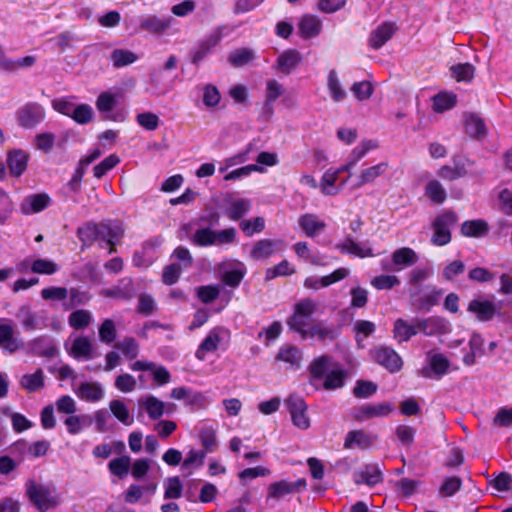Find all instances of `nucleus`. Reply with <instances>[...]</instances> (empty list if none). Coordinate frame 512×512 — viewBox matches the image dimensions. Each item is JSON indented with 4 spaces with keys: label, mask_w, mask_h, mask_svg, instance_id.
Listing matches in <instances>:
<instances>
[{
    "label": "nucleus",
    "mask_w": 512,
    "mask_h": 512,
    "mask_svg": "<svg viewBox=\"0 0 512 512\" xmlns=\"http://www.w3.org/2000/svg\"><path fill=\"white\" fill-rule=\"evenodd\" d=\"M75 394L83 401L95 403L104 397V389L98 382H83L76 389Z\"/></svg>",
    "instance_id": "obj_28"
},
{
    "label": "nucleus",
    "mask_w": 512,
    "mask_h": 512,
    "mask_svg": "<svg viewBox=\"0 0 512 512\" xmlns=\"http://www.w3.org/2000/svg\"><path fill=\"white\" fill-rule=\"evenodd\" d=\"M442 295V290L433 287L428 293H425L416 300V307L418 310L429 311L434 305H436Z\"/></svg>",
    "instance_id": "obj_55"
},
{
    "label": "nucleus",
    "mask_w": 512,
    "mask_h": 512,
    "mask_svg": "<svg viewBox=\"0 0 512 512\" xmlns=\"http://www.w3.org/2000/svg\"><path fill=\"white\" fill-rule=\"evenodd\" d=\"M298 27L301 37L309 39L320 34L322 23L317 16L305 15L301 18Z\"/></svg>",
    "instance_id": "obj_33"
},
{
    "label": "nucleus",
    "mask_w": 512,
    "mask_h": 512,
    "mask_svg": "<svg viewBox=\"0 0 512 512\" xmlns=\"http://www.w3.org/2000/svg\"><path fill=\"white\" fill-rule=\"evenodd\" d=\"M466 132L474 138H482L486 135L484 121L475 114H469L465 117Z\"/></svg>",
    "instance_id": "obj_47"
},
{
    "label": "nucleus",
    "mask_w": 512,
    "mask_h": 512,
    "mask_svg": "<svg viewBox=\"0 0 512 512\" xmlns=\"http://www.w3.org/2000/svg\"><path fill=\"white\" fill-rule=\"evenodd\" d=\"M395 32L393 23L386 22L374 29L369 36V45L378 50L391 39Z\"/></svg>",
    "instance_id": "obj_31"
},
{
    "label": "nucleus",
    "mask_w": 512,
    "mask_h": 512,
    "mask_svg": "<svg viewBox=\"0 0 512 512\" xmlns=\"http://www.w3.org/2000/svg\"><path fill=\"white\" fill-rule=\"evenodd\" d=\"M450 361L442 353L429 351L426 354L425 365L419 370V375L427 379H441L449 372Z\"/></svg>",
    "instance_id": "obj_6"
},
{
    "label": "nucleus",
    "mask_w": 512,
    "mask_h": 512,
    "mask_svg": "<svg viewBox=\"0 0 512 512\" xmlns=\"http://www.w3.org/2000/svg\"><path fill=\"white\" fill-rule=\"evenodd\" d=\"M338 248L342 253L352 254L360 258L373 256L370 247L366 244L355 242L352 238H346L338 245Z\"/></svg>",
    "instance_id": "obj_40"
},
{
    "label": "nucleus",
    "mask_w": 512,
    "mask_h": 512,
    "mask_svg": "<svg viewBox=\"0 0 512 512\" xmlns=\"http://www.w3.org/2000/svg\"><path fill=\"white\" fill-rule=\"evenodd\" d=\"M94 111L88 104H77L71 118L78 124H87L92 121Z\"/></svg>",
    "instance_id": "obj_64"
},
{
    "label": "nucleus",
    "mask_w": 512,
    "mask_h": 512,
    "mask_svg": "<svg viewBox=\"0 0 512 512\" xmlns=\"http://www.w3.org/2000/svg\"><path fill=\"white\" fill-rule=\"evenodd\" d=\"M117 337L116 325L113 320L105 319L99 327V339L101 342L110 345Z\"/></svg>",
    "instance_id": "obj_61"
},
{
    "label": "nucleus",
    "mask_w": 512,
    "mask_h": 512,
    "mask_svg": "<svg viewBox=\"0 0 512 512\" xmlns=\"http://www.w3.org/2000/svg\"><path fill=\"white\" fill-rule=\"evenodd\" d=\"M15 317L26 332L44 330L49 326L48 312L44 309L32 311L28 304L21 305Z\"/></svg>",
    "instance_id": "obj_5"
},
{
    "label": "nucleus",
    "mask_w": 512,
    "mask_h": 512,
    "mask_svg": "<svg viewBox=\"0 0 512 512\" xmlns=\"http://www.w3.org/2000/svg\"><path fill=\"white\" fill-rule=\"evenodd\" d=\"M457 218L453 212L447 211L439 215L433 222L432 243L436 246H443L450 242V227L456 222Z\"/></svg>",
    "instance_id": "obj_9"
},
{
    "label": "nucleus",
    "mask_w": 512,
    "mask_h": 512,
    "mask_svg": "<svg viewBox=\"0 0 512 512\" xmlns=\"http://www.w3.org/2000/svg\"><path fill=\"white\" fill-rule=\"evenodd\" d=\"M252 207L251 200L247 198L230 197L226 200L225 214L233 221L240 220Z\"/></svg>",
    "instance_id": "obj_26"
},
{
    "label": "nucleus",
    "mask_w": 512,
    "mask_h": 512,
    "mask_svg": "<svg viewBox=\"0 0 512 512\" xmlns=\"http://www.w3.org/2000/svg\"><path fill=\"white\" fill-rule=\"evenodd\" d=\"M110 60L115 68H121L136 62L138 56L129 50L115 49L111 52Z\"/></svg>",
    "instance_id": "obj_48"
},
{
    "label": "nucleus",
    "mask_w": 512,
    "mask_h": 512,
    "mask_svg": "<svg viewBox=\"0 0 512 512\" xmlns=\"http://www.w3.org/2000/svg\"><path fill=\"white\" fill-rule=\"evenodd\" d=\"M393 333L394 338L398 342L409 341L413 336L418 334L416 318H414L411 322H408L407 320H404L402 318H398L394 322Z\"/></svg>",
    "instance_id": "obj_32"
},
{
    "label": "nucleus",
    "mask_w": 512,
    "mask_h": 512,
    "mask_svg": "<svg viewBox=\"0 0 512 512\" xmlns=\"http://www.w3.org/2000/svg\"><path fill=\"white\" fill-rule=\"evenodd\" d=\"M484 339L480 334H472L469 340L470 352L463 356V362L467 366H472L476 362V358L484 354Z\"/></svg>",
    "instance_id": "obj_39"
},
{
    "label": "nucleus",
    "mask_w": 512,
    "mask_h": 512,
    "mask_svg": "<svg viewBox=\"0 0 512 512\" xmlns=\"http://www.w3.org/2000/svg\"><path fill=\"white\" fill-rule=\"evenodd\" d=\"M417 332L426 336L443 335L450 331V324L443 317L416 318Z\"/></svg>",
    "instance_id": "obj_14"
},
{
    "label": "nucleus",
    "mask_w": 512,
    "mask_h": 512,
    "mask_svg": "<svg viewBox=\"0 0 512 512\" xmlns=\"http://www.w3.org/2000/svg\"><path fill=\"white\" fill-rule=\"evenodd\" d=\"M114 347L130 360L135 359L139 353V345L132 337L124 338L122 341L117 342Z\"/></svg>",
    "instance_id": "obj_60"
},
{
    "label": "nucleus",
    "mask_w": 512,
    "mask_h": 512,
    "mask_svg": "<svg viewBox=\"0 0 512 512\" xmlns=\"http://www.w3.org/2000/svg\"><path fill=\"white\" fill-rule=\"evenodd\" d=\"M371 285L377 290H390L400 285V280L395 275L382 274L371 280Z\"/></svg>",
    "instance_id": "obj_63"
},
{
    "label": "nucleus",
    "mask_w": 512,
    "mask_h": 512,
    "mask_svg": "<svg viewBox=\"0 0 512 512\" xmlns=\"http://www.w3.org/2000/svg\"><path fill=\"white\" fill-rule=\"evenodd\" d=\"M222 280L230 287H237L246 274V266L243 262L232 260L221 265Z\"/></svg>",
    "instance_id": "obj_17"
},
{
    "label": "nucleus",
    "mask_w": 512,
    "mask_h": 512,
    "mask_svg": "<svg viewBox=\"0 0 512 512\" xmlns=\"http://www.w3.org/2000/svg\"><path fill=\"white\" fill-rule=\"evenodd\" d=\"M354 482L357 485L365 484L373 487L383 481V473L378 464H365L353 474Z\"/></svg>",
    "instance_id": "obj_16"
},
{
    "label": "nucleus",
    "mask_w": 512,
    "mask_h": 512,
    "mask_svg": "<svg viewBox=\"0 0 512 512\" xmlns=\"http://www.w3.org/2000/svg\"><path fill=\"white\" fill-rule=\"evenodd\" d=\"M488 224L482 219L465 221L461 226V232L466 237L480 238L488 233Z\"/></svg>",
    "instance_id": "obj_43"
},
{
    "label": "nucleus",
    "mask_w": 512,
    "mask_h": 512,
    "mask_svg": "<svg viewBox=\"0 0 512 512\" xmlns=\"http://www.w3.org/2000/svg\"><path fill=\"white\" fill-rule=\"evenodd\" d=\"M191 241L200 247L213 246L215 245V230L208 227L199 228L192 235Z\"/></svg>",
    "instance_id": "obj_54"
},
{
    "label": "nucleus",
    "mask_w": 512,
    "mask_h": 512,
    "mask_svg": "<svg viewBox=\"0 0 512 512\" xmlns=\"http://www.w3.org/2000/svg\"><path fill=\"white\" fill-rule=\"evenodd\" d=\"M102 151L99 147H95L93 149H91L87 155H85L84 157H82L79 162H78V165L71 177V179L73 180H76L80 183H82V179L86 173V169L87 167L93 163L95 160H97L101 155H102Z\"/></svg>",
    "instance_id": "obj_41"
},
{
    "label": "nucleus",
    "mask_w": 512,
    "mask_h": 512,
    "mask_svg": "<svg viewBox=\"0 0 512 512\" xmlns=\"http://www.w3.org/2000/svg\"><path fill=\"white\" fill-rule=\"evenodd\" d=\"M229 342L230 331L223 326H216L202 340L195 352V357L200 361H204L209 353L217 350L225 351Z\"/></svg>",
    "instance_id": "obj_3"
},
{
    "label": "nucleus",
    "mask_w": 512,
    "mask_h": 512,
    "mask_svg": "<svg viewBox=\"0 0 512 512\" xmlns=\"http://www.w3.org/2000/svg\"><path fill=\"white\" fill-rule=\"evenodd\" d=\"M171 258L175 259V261L167 265L162 273V281L166 285H173L176 283L182 271L191 267L193 263L190 251L182 246H179L174 250Z\"/></svg>",
    "instance_id": "obj_4"
},
{
    "label": "nucleus",
    "mask_w": 512,
    "mask_h": 512,
    "mask_svg": "<svg viewBox=\"0 0 512 512\" xmlns=\"http://www.w3.org/2000/svg\"><path fill=\"white\" fill-rule=\"evenodd\" d=\"M387 162H380L376 165L363 168L353 181L352 188L359 189L367 184H372L374 181L384 175L388 170Z\"/></svg>",
    "instance_id": "obj_21"
},
{
    "label": "nucleus",
    "mask_w": 512,
    "mask_h": 512,
    "mask_svg": "<svg viewBox=\"0 0 512 512\" xmlns=\"http://www.w3.org/2000/svg\"><path fill=\"white\" fill-rule=\"evenodd\" d=\"M123 228L118 222H107L96 224L93 222L86 223L78 228L77 236L83 246H89L96 240L104 241L110 246L109 252L114 251L116 242L122 237Z\"/></svg>",
    "instance_id": "obj_1"
},
{
    "label": "nucleus",
    "mask_w": 512,
    "mask_h": 512,
    "mask_svg": "<svg viewBox=\"0 0 512 512\" xmlns=\"http://www.w3.org/2000/svg\"><path fill=\"white\" fill-rule=\"evenodd\" d=\"M26 492L30 501L42 512L58 504L56 496L48 486L38 485L30 481L26 485Z\"/></svg>",
    "instance_id": "obj_7"
},
{
    "label": "nucleus",
    "mask_w": 512,
    "mask_h": 512,
    "mask_svg": "<svg viewBox=\"0 0 512 512\" xmlns=\"http://www.w3.org/2000/svg\"><path fill=\"white\" fill-rule=\"evenodd\" d=\"M276 359L289 364L292 368L298 369L301 365L302 351L292 345H283L279 348Z\"/></svg>",
    "instance_id": "obj_35"
},
{
    "label": "nucleus",
    "mask_w": 512,
    "mask_h": 512,
    "mask_svg": "<svg viewBox=\"0 0 512 512\" xmlns=\"http://www.w3.org/2000/svg\"><path fill=\"white\" fill-rule=\"evenodd\" d=\"M305 484L304 479H299L295 482H288L286 480L273 482L267 489V501L270 499L279 500L286 495L298 491V489L305 486Z\"/></svg>",
    "instance_id": "obj_22"
},
{
    "label": "nucleus",
    "mask_w": 512,
    "mask_h": 512,
    "mask_svg": "<svg viewBox=\"0 0 512 512\" xmlns=\"http://www.w3.org/2000/svg\"><path fill=\"white\" fill-rule=\"evenodd\" d=\"M348 373L343 368H334L330 370L320 383L324 390H336L345 385Z\"/></svg>",
    "instance_id": "obj_34"
},
{
    "label": "nucleus",
    "mask_w": 512,
    "mask_h": 512,
    "mask_svg": "<svg viewBox=\"0 0 512 512\" xmlns=\"http://www.w3.org/2000/svg\"><path fill=\"white\" fill-rule=\"evenodd\" d=\"M91 423V417L86 414H72L70 416H67L64 420L67 432L71 435L79 434L83 429L89 427Z\"/></svg>",
    "instance_id": "obj_42"
},
{
    "label": "nucleus",
    "mask_w": 512,
    "mask_h": 512,
    "mask_svg": "<svg viewBox=\"0 0 512 512\" xmlns=\"http://www.w3.org/2000/svg\"><path fill=\"white\" fill-rule=\"evenodd\" d=\"M52 200L46 193L31 194L25 197L20 205L23 214L39 213L50 206Z\"/></svg>",
    "instance_id": "obj_24"
},
{
    "label": "nucleus",
    "mask_w": 512,
    "mask_h": 512,
    "mask_svg": "<svg viewBox=\"0 0 512 512\" xmlns=\"http://www.w3.org/2000/svg\"><path fill=\"white\" fill-rule=\"evenodd\" d=\"M223 37L220 28L213 30L191 52V62L195 65L200 64L212 50L221 42Z\"/></svg>",
    "instance_id": "obj_12"
},
{
    "label": "nucleus",
    "mask_w": 512,
    "mask_h": 512,
    "mask_svg": "<svg viewBox=\"0 0 512 512\" xmlns=\"http://www.w3.org/2000/svg\"><path fill=\"white\" fill-rule=\"evenodd\" d=\"M21 385L29 392L40 390L44 386L43 371L38 369L34 373L23 375Z\"/></svg>",
    "instance_id": "obj_52"
},
{
    "label": "nucleus",
    "mask_w": 512,
    "mask_h": 512,
    "mask_svg": "<svg viewBox=\"0 0 512 512\" xmlns=\"http://www.w3.org/2000/svg\"><path fill=\"white\" fill-rule=\"evenodd\" d=\"M28 347L37 356L54 357L58 352L54 340L49 336H39L31 340Z\"/></svg>",
    "instance_id": "obj_29"
},
{
    "label": "nucleus",
    "mask_w": 512,
    "mask_h": 512,
    "mask_svg": "<svg viewBox=\"0 0 512 512\" xmlns=\"http://www.w3.org/2000/svg\"><path fill=\"white\" fill-rule=\"evenodd\" d=\"M371 356L376 363L391 373L398 372L402 368L403 361L401 357L390 347L379 346L371 351Z\"/></svg>",
    "instance_id": "obj_11"
},
{
    "label": "nucleus",
    "mask_w": 512,
    "mask_h": 512,
    "mask_svg": "<svg viewBox=\"0 0 512 512\" xmlns=\"http://www.w3.org/2000/svg\"><path fill=\"white\" fill-rule=\"evenodd\" d=\"M110 410L112 414L124 425L130 426L133 424V416L130 415L125 403L121 400L115 399L110 402Z\"/></svg>",
    "instance_id": "obj_51"
},
{
    "label": "nucleus",
    "mask_w": 512,
    "mask_h": 512,
    "mask_svg": "<svg viewBox=\"0 0 512 512\" xmlns=\"http://www.w3.org/2000/svg\"><path fill=\"white\" fill-rule=\"evenodd\" d=\"M302 56L296 49H287L279 54L275 67L283 74H290L300 63Z\"/></svg>",
    "instance_id": "obj_27"
},
{
    "label": "nucleus",
    "mask_w": 512,
    "mask_h": 512,
    "mask_svg": "<svg viewBox=\"0 0 512 512\" xmlns=\"http://www.w3.org/2000/svg\"><path fill=\"white\" fill-rule=\"evenodd\" d=\"M456 105V95L453 93H439L433 98V109L438 113L453 108Z\"/></svg>",
    "instance_id": "obj_57"
},
{
    "label": "nucleus",
    "mask_w": 512,
    "mask_h": 512,
    "mask_svg": "<svg viewBox=\"0 0 512 512\" xmlns=\"http://www.w3.org/2000/svg\"><path fill=\"white\" fill-rule=\"evenodd\" d=\"M92 321V314L88 310L80 309L69 315L68 323L74 329H84Z\"/></svg>",
    "instance_id": "obj_58"
},
{
    "label": "nucleus",
    "mask_w": 512,
    "mask_h": 512,
    "mask_svg": "<svg viewBox=\"0 0 512 512\" xmlns=\"http://www.w3.org/2000/svg\"><path fill=\"white\" fill-rule=\"evenodd\" d=\"M374 437L362 430L350 431L345 438L344 447L351 449L359 447L366 449L370 447L374 442Z\"/></svg>",
    "instance_id": "obj_37"
},
{
    "label": "nucleus",
    "mask_w": 512,
    "mask_h": 512,
    "mask_svg": "<svg viewBox=\"0 0 512 512\" xmlns=\"http://www.w3.org/2000/svg\"><path fill=\"white\" fill-rule=\"evenodd\" d=\"M8 167L15 176H20L27 167L28 155L21 150H15L8 155Z\"/></svg>",
    "instance_id": "obj_44"
},
{
    "label": "nucleus",
    "mask_w": 512,
    "mask_h": 512,
    "mask_svg": "<svg viewBox=\"0 0 512 512\" xmlns=\"http://www.w3.org/2000/svg\"><path fill=\"white\" fill-rule=\"evenodd\" d=\"M293 250L295 254L300 258L309 262L315 266H323L325 262L323 259L316 255L309 247L308 244L304 241L297 242L293 245Z\"/></svg>",
    "instance_id": "obj_45"
},
{
    "label": "nucleus",
    "mask_w": 512,
    "mask_h": 512,
    "mask_svg": "<svg viewBox=\"0 0 512 512\" xmlns=\"http://www.w3.org/2000/svg\"><path fill=\"white\" fill-rule=\"evenodd\" d=\"M173 19L171 17H158L150 15L144 17L140 21V28L152 34H163L172 25Z\"/></svg>",
    "instance_id": "obj_30"
},
{
    "label": "nucleus",
    "mask_w": 512,
    "mask_h": 512,
    "mask_svg": "<svg viewBox=\"0 0 512 512\" xmlns=\"http://www.w3.org/2000/svg\"><path fill=\"white\" fill-rule=\"evenodd\" d=\"M425 195L435 204H441L446 199V191L437 180H431L427 183Z\"/></svg>",
    "instance_id": "obj_56"
},
{
    "label": "nucleus",
    "mask_w": 512,
    "mask_h": 512,
    "mask_svg": "<svg viewBox=\"0 0 512 512\" xmlns=\"http://www.w3.org/2000/svg\"><path fill=\"white\" fill-rule=\"evenodd\" d=\"M131 468V458L128 455L112 459L108 463V469L111 474L117 476L119 479L126 477Z\"/></svg>",
    "instance_id": "obj_46"
},
{
    "label": "nucleus",
    "mask_w": 512,
    "mask_h": 512,
    "mask_svg": "<svg viewBox=\"0 0 512 512\" xmlns=\"http://www.w3.org/2000/svg\"><path fill=\"white\" fill-rule=\"evenodd\" d=\"M139 406L143 408L152 420L159 419L166 409V404L153 395L142 397Z\"/></svg>",
    "instance_id": "obj_36"
},
{
    "label": "nucleus",
    "mask_w": 512,
    "mask_h": 512,
    "mask_svg": "<svg viewBox=\"0 0 512 512\" xmlns=\"http://www.w3.org/2000/svg\"><path fill=\"white\" fill-rule=\"evenodd\" d=\"M330 366L331 358L327 355L319 356L311 362L309 366V381L316 389L320 388V383L330 371Z\"/></svg>",
    "instance_id": "obj_25"
},
{
    "label": "nucleus",
    "mask_w": 512,
    "mask_h": 512,
    "mask_svg": "<svg viewBox=\"0 0 512 512\" xmlns=\"http://www.w3.org/2000/svg\"><path fill=\"white\" fill-rule=\"evenodd\" d=\"M119 94L112 93L110 91L102 92L96 100V108L101 113H108L113 110V108L118 103Z\"/></svg>",
    "instance_id": "obj_53"
},
{
    "label": "nucleus",
    "mask_w": 512,
    "mask_h": 512,
    "mask_svg": "<svg viewBox=\"0 0 512 512\" xmlns=\"http://www.w3.org/2000/svg\"><path fill=\"white\" fill-rule=\"evenodd\" d=\"M283 241L280 239H261L254 243L250 257L255 260L267 259L283 248Z\"/></svg>",
    "instance_id": "obj_18"
},
{
    "label": "nucleus",
    "mask_w": 512,
    "mask_h": 512,
    "mask_svg": "<svg viewBox=\"0 0 512 512\" xmlns=\"http://www.w3.org/2000/svg\"><path fill=\"white\" fill-rule=\"evenodd\" d=\"M467 311L474 315L478 321L488 322L495 317L499 308L493 299L478 296L468 303Z\"/></svg>",
    "instance_id": "obj_10"
},
{
    "label": "nucleus",
    "mask_w": 512,
    "mask_h": 512,
    "mask_svg": "<svg viewBox=\"0 0 512 512\" xmlns=\"http://www.w3.org/2000/svg\"><path fill=\"white\" fill-rule=\"evenodd\" d=\"M317 308V302L310 298L300 300L295 304L293 315L287 321L289 328L307 339L309 331L316 323L313 315Z\"/></svg>",
    "instance_id": "obj_2"
},
{
    "label": "nucleus",
    "mask_w": 512,
    "mask_h": 512,
    "mask_svg": "<svg viewBox=\"0 0 512 512\" xmlns=\"http://www.w3.org/2000/svg\"><path fill=\"white\" fill-rule=\"evenodd\" d=\"M298 225L305 236L315 238L326 229V223L318 215L305 213L298 218Z\"/></svg>",
    "instance_id": "obj_20"
},
{
    "label": "nucleus",
    "mask_w": 512,
    "mask_h": 512,
    "mask_svg": "<svg viewBox=\"0 0 512 512\" xmlns=\"http://www.w3.org/2000/svg\"><path fill=\"white\" fill-rule=\"evenodd\" d=\"M419 257L417 253L409 247H402L396 249L391 255V262L393 268L388 265V261H382V268L384 270L401 271L417 263Z\"/></svg>",
    "instance_id": "obj_13"
},
{
    "label": "nucleus",
    "mask_w": 512,
    "mask_h": 512,
    "mask_svg": "<svg viewBox=\"0 0 512 512\" xmlns=\"http://www.w3.org/2000/svg\"><path fill=\"white\" fill-rule=\"evenodd\" d=\"M339 175L340 174L336 168H329L327 171H325L320 182V189L324 195L333 196L338 194L341 187L343 186L342 183L340 186H336V181Z\"/></svg>",
    "instance_id": "obj_38"
},
{
    "label": "nucleus",
    "mask_w": 512,
    "mask_h": 512,
    "mask_svg": "<svg viewBox=\"0 0 512 512\" xmlns=\"http://www.w3.org/2000/svg\"><path fill=\"white\" fill-rule=\"evenodd\" d=\"M205 451H196L191 449L184 461L182 462L181 469L183 471H187L189 474L191 473V469L194 467H201L204 464V459L206 457Z\"/></svg>",
    "instance_id": "obj_59"
},
{
    "label": "nucleus",
    "mask_w": 512,
    "mask_h": 512,
    "mask_svg": "<svg viewBox=\"0 0 512 512\" xmlns=\"http://www.w3.org/2000/svg\"><path fill=\"white\" fill-rule=\"evenodd\" d=\"M353 330L355 332V340L358 346L364 347L362 342L375 332L376 326L373 322L368 320H357L354 323Z\"/></svg>",
    "instance_id": "obj_49"
},
{
    "label": "nucleus",
    "mask_w": 512,
    "mask_h": 512,
    "mask_svg": "<svg viewBox=\"0 0 512 512\" xmlns=\"http://www.w3.org/2000/svg\"><path fill=\"white\" fill-rule=\"evenodd\" d=\"M45 117L43 107L35 102L27 103L17 112L19 125L24 128H33Z\"/></svg>",
    "instance_id": "obj_15"
},
{
    "label": "nucleus",
    "mask_w": 512,
    "mask_h": 512,
    "mask_svg": "<svg viewBox=\"0 0 512 512\" xmlns=\"http://www.w3.org/2000/svg\"><path fill=\"white\" fill-rule=\"evenodd\" d=\"M394 410L389 402L365 404L355 410L354 417L358 421H366L375 417H385Z\"/></svg>",
    "instance_id": "obj_19"
},
{
    "label": "nucleus",
    "mask_w": 512,
    "mask_h": 512,
    "mask_svg": "<svg viewBox=\"0 0 512 512\" xmlns=\"http://www.w3.org/2000/svg\"><path fill=\"white\" fill-rule=\"evenodd\" d=\"M254 59V52L249 48L237 49L230 53L228 60L234 67H241Z\"/></svg>",
    "instance_id": "obj_62"
},
{
    "label": "nucleus",
    "mask_w": 512,
    "mask_h": 512,
    "mask_svg": "<svg viewBox=\"0 0 512 512\" xmlns=\"http://www.w3.org/2000/svg\"><path fill=\"white\" fill-rule=\"evenodd\" d=\"M294 426L301 430H307L310 427V419L307 414L308 406L303 397L297 394H291L284 401Z\"/></svg>",
    "instance_id": "obj_8"
},
{
    "label": "nucleus",
    "mask_w": 512,
    "mask_h": 512,
    "mask_svg": "<svg viewBox=\"0 0 512 512\" xmlns=\"http://www.w3.org/2000/svg\"><path fill=\"white\" fill-rule=\"evenodd\" d=\"M69 354L77 360H92L97 354L91 340L86 336L76 337L69 349Z\"/></svg>",
    "instance_id": "obj_23"
},
{
    "label": "nucleus",
    "mask_w": 512,
    "mask_h": 512,
    "mask_svg": "<svg viewBox=\"0 0 512 512\" xmlns=\"http://www.w3.org/2000/svg\"><path fill=\"white\" fill-rule=\"evenodd\" d=\"M327 87L330 92L331 98L335 102L343 101L347 94L345 90L342 88L337 72L335 70H331L327 77Z\"/></svg>",
    "instance_id": "obj_50"
}]
</instances>
